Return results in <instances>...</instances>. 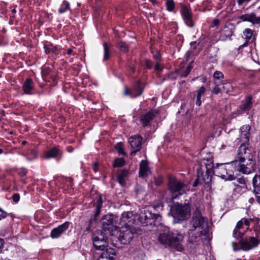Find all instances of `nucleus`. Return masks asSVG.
Here are the masks:
<instances>
[{"label": "nucleus", "mask_w": 260, "mask_h": 260, "mask_svg": "<svg viewBox=\"0 0 260 260\" xmlns=\"http://www.w3.org/2000/svg\"><path fill=\"white\" fill-rule=\"evenodd\" d=\"M45 51L46 53H49L50 52L55 53L57 51V47L53 46H45Z\"/></svg>", "instance_id": "c9c22d12"}, {"label": "nucleus", "mask_w": 260, "mask_h": 260, "mask_svg": "<svg viewBox=\"0 0 260 260\" xmlns=\"http://www.w3.org/2000/svg\"><path fill=\"white\" fill-rule=\"evenodd\" d=\"M116 151L120 154L125 155V153L124 151L122 144L121 143H118L116 144L115 147Z\"/></svg>", "instance_id": "e433bc0d"}, {"label": "nucleus", "mask_w": 260, "mask_h": 260, "mask_svg": "<svg viewBox=\"0 0 260 260\" xmlns=\"http://www.w3.org/2000/svg\"><path fill=\"white\" fill-rule=\"evenodd\" d=\"M184 237L182 234L178 233H173L169 230H166L161 233L158 237L159 242L166 246L181 251L183 249L182 244Z\"/></svg>", "instance_id": "7ed1b4c3"}, {"label": "nucleus", "mask_w": 260, "mask_h": 260, "mask_svg": "<svg viewBox=\"0 0 260 260\" xmlns=\"http://www.w3.org/2000/svg\"><path fill=\"white\" fill-rule=\"evenodd\" d=\"M238 111H239V108L237 109V110L236 111H235V112H233L231 116L232 117V118H235L237 115H239V114H238Z\"/></svg>", "instance_id": "6e6d98bb"}, {"label": "nucleus", "mask_w": 260, "mask_h": 260, "mask_svg": "<svg viewBox=\"0 0 260 260\" xmlns=\"http://www.w3.org/2000/svg\"><path fill=\"white\" fill-rule=\"evenodd\" d=\"M153 63L149 60H146L145 62V66L147 69H150L152 68Z\"/></svg>", "instance_id": "a18cd8bd"}, {"label": "nucleus", "mask_w": 260, "mask_h": 260, "mask_svg": "<svg viewBox=\"0 0 260 260\" xmlns=\"http://www.w3.org/2000/svg\"><path fill=\"white\" fill-rule=\"evenodd\" d=\"M154 58L156 62H159L160 54L159 52H156V53L153 55Z\"/></svg>", "instance_id": "de8ad7c7"}, {"label": "nucleus", "mask_w": 260, "mask_h": 260, "mask_svg": "<svg viewBox=\"0 0 260 260\" xmlns=\"http://www.w3.org/2000/svg\"><path fill=\"white\" fill-rule=\"evenodd\" d=\"M169 185V189L171 192H178V194L172 196V200L176 199L178 195L182 194V193H181L180 191L185 186L184 182L175 178L170 179Z\"/></svg>", "instance_id": "ddd939ff"}, {"label": "nucleus", "mask_w": 260, "mask_h": 260, "mask_svg": "<svg viewBox=\"0 0 260 260\" xmlns=\"http://www.w3.org/2000/svg\"><path fill=\"white\" fill-rule=\"evenodd\" d=\"M252 97L248 96L239 106L238 114L248 111L252 106Z\"/></svg>", "instance_id": "aec40b11"}, {"label": "nucleus", "mask_w": 260, "mask_h": 260, "mask_svg": "<svg viewBox=\"0 0 260 260\" xmlns=\"http://www.w3.org/2000/svg\"><path fill=\"white\" fill-rule=\"evenodd\" d=\"M92 239L93 245L96 250L101 251L106 250L107 252H111V251H113L112 249H107V238L104 235L102 231H95L92 235ZM112 254L114 255L115 252L113 251Z\"/></svg>", "instance_id": "6e6552de"}, {"label": "nucleus", "mask_w": 260, "mask_h": 260, "mask_svg": "<svg viewBox=\"0 0 260 260\" xmlns=\"http://www.w3.org/2000/svg\"><path fill=\"white\" fill-rule=\"evenodd\" d=\"M104 47V60H107L109 58V53H110V45L107 43L106 42H104L103 43Z\"/></svg>", "instance_id": "7c9ffc66"}, {"label": "nucleus", "mask_w": 260, "mask_h": 260, "mask_svg": "<svg viewBox=\"0 0 260 260\" xmlns=\"http://www.w3.org/2000/svg\"><path fill=\"white\" fill-rule=\"evenodd\" d=\"M102 222V228L105 231L112 229L113 226V216L110 214L105 215Z\"/></svg>", "instance_id": "6ab92c4d"}, {"label": "nucleus", "mask_w": 260, "mask_h": 260, "mask_svg": "<svg viewBox=\"0 0 260 260\" xmlns=\"http://www.w3.org/2000/svg\"><path fill=\"white\" fill-rule=\"evenodd\" d=\"M70 9V4L68 1H64L61 7L58 9V12L60 14L64 13L67 10Z\"/></svg>", "instance_id": "473e14b6"}, {"label": "nucleus", "mask_w": 260, "mask_h": 260, "mask_svg": "<svg viewBox=\"0 0 260 260\" xmlns=\"http://www.w3.org/2000/svg\"><path fill=\"white\" fill-rule=\"evenodd\" d=\"M131 90L130 91L127 88H125V90H124V94L125 95H129L131 96Z\"/></svg>", "instance_id": "864d4df0"}, {"label": "nucleus", "mask_w": 260, "mask_h": 260, "mask_svg": "<svg viewBox=\"0 0 260 260\" xmlns=\"http://www.w3.org/2000/svg\"><path fill=\"white\" fill-rule=\"evenodd\" d=\"M213 77L215 79H220L223 78V74L220 71H216L213 74Z\"/></svg>", "instance_id": "ea45409f"}, {"label": "nucleus", "mask_w": 260, "mask_h": 260, "mask_svg": "<svg viewBox=\"0 0 260 260\" xmlns=\"http://www.w3.org/2000/svg\"><path fill=\"white\" fill-rule=\"evenodd\" d=\"M142 138L140 135L134 136L129 139V143L133 149L131 152V155H135L137 152L141 149V142Z\"/></svg>", "instance_id": "4468645a"}, {"label": "nucleus", "mask_w": 260, "mask_h": 260, "mask_svg": "<svg viewBox=\"0 0 260 260\" xmlns=\"http://www.w3.org/2000/svg\"><path fill=\"white\" fill-rule=\"evenodd\" d=\"M155 70L157 71H161L162 68L159 67V62H156V64L155 66Z\"/></svg>", "instance_id": "3c124183"}, {"label": "nucleus", "mask_w": 260, "mask_h": 260, "mask_svg": "<svg viewBox=\"0 0 260 260\" xmlns=\"http://www.w3.org/2000/svg\"><path fill=\"white\" fill-rule=\"evenodd\" d=\"M213 23H214V25H217L219 24V21L217 19V20H214Z\"/></svg>", "instance_id": "e2e57ef3"}, {"label": "nucleus", "mask_w": 260, "mask_h": 260, "mask_svg": "<svg viewBox=\"0 0 260 260\" xmlns=\"http://www.w3.org/2000/svg\"><path fill=\"white\" fill-rule=\"evenodd\" d=\"M156 206L145 207L140 210L139 220L144 226L155 225V221L159 218V215L155 212Z\"/></svg>", "instance_id": "39448f33"}, {"label": "nucleus", "mask_w": 260, "mask_h": 260, "mask_svg": "<svg viewBox=\"0 0 260 260\" xmlns=\"http://www.w3.org/2000/svg\"><path fill=\"white\" fill-rule=\"evenodd\" d=\"M222 88L224 91L228 92L230 90L231 88V85L229 83H224L223 84Z\"/></svg>", "instance_id": "79ce46f5"}, {"label": "nucleus", "mask_w": 260, "mask_h": 260, "mask_svg": "<svg viewBox=\"0 0 260 260\" xmlns=\"http://www.w3.org/2000/svg\"><path fill=\"white\" fill-rule=\"evenodd\" d=\"M250 126L249 125L242 126L240 131L239 139L241 144L246 145L249 140Z\"/></svg>", "instance_id": "dca6fc26"}, {"label": "nucleus", "mask_w": 260, "mask_h": 260, "mask_svg": "<svg viewBox=\"0 0 260 260\" xmlns=\"http://www.w3.org/2000/svg\"><path fill=\"white\" fill-rule=\"evenodd\" d=\"M73 52V50L72 49H68V50H67V53L68 54H71Z\"/></svg>", "instance_id": "69168bd1"}, {"label": "nucleus", "mask_w": 260, "mask_h": 260, "mask_svg": "<svg viewBox=\"0 0 260 260\" xmlns=\"http://www.w3.org/2000/svg\"><path fill=\"white\" fill-rule=\"evenodd\" d=\"M137 216L132 211H127L121 214L119 224L122 228H134L133 224L135 223Z\"/></svg>", "instance_id": "f8f14e48"}, {"label": "nucleus", "mask_w": 260, "mask_h": 260, "mask_svg": "<svg viewBox=\"0 0 260 260\" xmlns=\"http://www.w3.org/2000/svg\"><path fill=\"white\" fill-rule=\"evenodd\" d=\"M107 253V252L106 253H103L98 260H109L110 257L109 255H108Z\"/></svg>", "instance_id": "a19ab883"}, {"label": "nucleus", "mask_w": 260, "mask_h": 260, "mask_svg": "<svg viewBox=\"0 0 260 260\" xmlns=\"http://www.w3.org/2000/svg\"><path fill=\"white\" fill-rule=\"evenodd\" d=\"M92 222V220L90 219L89 221V225L86 228V231H89L90 229V224Z\"/></svg>", "instance_id": "13d9d810"}, {"label": "nucleus", "mask_w": 260, "mask_h": 260, "mask_svg": "<svg viewBox=\"0 0 260 260\" xmlns=\"http://www.w3.org/2000/svg\"><path fill=\"white\" fill-rule=\"evenodd\" d=\"M253 35V31L249 28H247L243 32V36L244 38L247 40V41L245 42L243 45L239 46V49H242L243 47L247 45V41L250 40Z\"/></svg>", "instance_id": "cd10ccee"}, {"label": "nucleus", "mask_w": 260, "mask_h": 260, "mask_svg": "<svg viewBox=\"0 0 260 260\" xmlns=\"http://www.w3.org/2000/svg\"><path fill=\"white\" fill-rule=\"evenodd\" d=\"M69 222H65L58 227L53 229L51 232V237L53 239L58 238L63 233L67 230L69 228Z\"/></svg>", "instance_id": "f3484780"}, {"label": "nucleus", "mask_w": 260, "mask_h": 260, "mask_svg": "<svg viewBox=\"0 0 260 260\" xmlns=\"http://www.w3.org/2000/svg\"><path fill=\"white\" fill-rule=\"evenodd\" d=\"M198 185V179H196L193 183V186L196 187Z\"/></svg>", "instance_id": "bf43d9fd"}, {"label": "nucleus", "mask_w": 260, "mask_h": 260, "mask_svg": "<svg viewBox=\"0 0 260 260\" xmlns=\"http://www.w3.org/2000/svg\"><path fill=\"white\" fill-rule=\"evenodd\" d=\"M214 175L225 179L233 180L235 179L234 172L237 171V167L232 161L229 163L218 164L213 167Z\"/></svg>", "instance_id": "20e7f679"}, {"label": "nucleus", "mask_w": 260, "mask_h": 260, "mask_svg": "<svg viewBox=\"0 0 260 260\" xmlns=\"http://www.w3.org/2000/svg\"><path fill=\"white\" fill-rule=\"evenodd\" d=\"M155 112L152 110L141 116V121L143 126H147L150 122L153 119Z\"/></svg>", "instance_id": "5701e85b"}, {"label": "nucleus", "mask_w": 260, "mask_h": 260, "mask_svg": "<svg viewBox=\"0 0 260 260\" xmlns=\"http://www.w3.org/2000/svg\"><path fill=\"white\" fill-rule=\"evenodd\" d=\"M251 222H253V221L252 219H248L247 218H242L239 220L233 231V236L237 239L241 238L244 235L246 231L249 229L248 227L245 229L244 225L248 226Z\"/></svg>", "instance_id": "9b49d317"}, {"label": "nucleus", "mask_w": 260, "mask_h": 260, "mask_svg": "<svg viewBox=\"0 0 260 260\" xmlns=\"http://www.w3.org/2000/svg\"><path fill=\"white\" fill-rule=\"evenodd\" d=\"M96 201L95 203L96 211L95 212V217H97L101 211V209L103 205V200L101 195L98 196L97 198L95 199Z\"/></svg>", "instance_id": "c85d7f7f"}, {"label": "nucleus", "mask_w": 260, "mask_h": 260, "mask_svg": "<svg viewBox=\"0 0 260 260\" xmlns=\"http://www.w3.org/2000/svg\"><path fill=\"white\" fill-rule=\"evenodd\" d=\"M214 165L212 160L207 159L201 162L200 167L197 169L198 176H202L203 181L206 184L211 182L212 176L214 174Z\"/></svg>", "instance_id": "423d86ee"}, {"label": "nucleus", "mask_w": 260, "mask_h": 260, "mask_svg": "<svg viewBox=\"0 0 260 260\" xmlns=\"http://www.w3.org/2000/svg\"><path fill=\"white\" fill-rule=\"evenodd\" d=\"M201 95H199L197 94V100H196V105L200 106L201 105L202 101L201 100Z\"/></svg>", "instance_id": "8fccbe9b"}, {"label": "nucleus", "mask_w": 260, "mask_h": 260, "mask_svg": "<svg viewBox=\"0 0 260 260\" xmlns=\"http://www.w3.org/2000/svg\"><path fill=\"white\" fill-rule=\"evenodd\" d=\"M196 43H197V42L196 41H193V42H190V44L191 46L194 45V48H196Z\"/></svg>", "instance_id": "680f3d73"}, {"label": "nucleus", "mask_w": 260, "mask_h": 260, "mask_svg": "<svg viewBox=\"0 0 260 260\" xmlns=\"http://www.w3.org/2000/svg\"><path fill=\"white\" fill-rule=\"evenodd\" d=\"M4 244V240L0 238V251L2 250Z\"/></svg>", "instance_id": "4d7b16f0"}, {"label": "nucleus", "mask_w": 260, "mask_h": 260, "mask_svg": "<svg viewBox=\"0 0 260 260\" xmlns=\"http://www.w3.org/2000/svg\"><path fill=\"white\" fill-rule=\"evenodd\" d=\"M7 216V213L0 208V220L5 218Z\"/></svg>", "instance_id": "c03bdc74"}, {"label": "nucleus", "mask_w": 260, "mask_h": 260, "mask_svg": "<svg viewBox=\"0 0 260 260\" xmlns=\"http://www.w3.org/2000/svg\"><path fill=\"white\" fill-rule=\"evenodd\" d=\"M52 81L54 83V84H56L57 83V80H56V78L55 77H53L52 78Z\"/></svg>", "instance_id": "338daca9"}, {"label": "nucleus", "mask_w": 260, "mask_h": 260, "mask_svg": "<svg viewBox=\"0 0 260 260\" xmlns=\"http://www.w3.org/2000/svg\"><path fill=\"white\" fill-rule=\"evenodd\" d=\"M119 47L121 51L126 52L128 50V46L124 42H119Z\"/></svg>", "instance_id": "58836bf2"}, {"label": "nucleus", "mask_w": 260, "mask_h": 260, "mask_svg": "<svg viewBox=\"0 0 260 260\" xmlns=\"http://www.w3.org/2000/svg\"><path fill=\"white\" fill-rule=\"evenodd\" d=\"M139 231V228L123 227L120 231L118 241L121 244H128L134 238V234L138 233Z\"/></svg>", "instance_id": "9d476101"}, {"label": "nucleus", "mask_w": 260, "mask_h": 260, "mask_svg": "<svg viewBox=\"0 0 260 260\" xmlns=\"http://www.w3.org/2000/svg\"><path fill=\"white\" fill-rule=\"evenodd\" d=\"M252 233L250 237H253L254 239L258 244L260 243V225L258 224V220L254 222L253 228L250 230Z\"/></svg>", "instance_id": "4be33fe9"}, {"label": "nucleus", "mask_w": 260, "mask_h": 260, "mask_svg": "<svg viewBox=\"0 0 260 260\" xmlns=\"http://www.w3.org/2000/svg\"><path fill=\"white\" fill-rule=\"evenodd\" d=\"M181 14L185 24L189 27H192L193 23L190 9L186 6H183L181 10Z\"/></svg>", "instance_id": "2eb2a0df"}, {"label": "nucleus", "mask_w": 260, "mask_h": 260, "mask_svg": "<svg viewBox=\"0 0 260 260\" xmlns=\"http://www.w3.org/2000/svg\"><path fill=\"white\" fill-rule=\"evenodd\" d=\"M171 213L174 219L184 220L190 213V208L188 202L184 205L175 204L171 208Z\"/></svg>", "instance_id": "0eeeda50"}, {"label": "nucleus", "mask_w": 260, "mask_h": 260, "mask_svg": "<svg viewBox=\"0 0 260 260\" xmlns=\"http://www.w3.org/2000/svg\"><path fill=\"white\" fill-rule=\"evenodd\" d=\"M250 0H237V3L239 5H241L243 3L245 2H248Z\"/></svg>", "instance_id": "5fc2aeb1"}, {"label": "nucleus", "mask_w": 260, "mask_h": 260, "mask_svg": "<svg viewBox=\"0 0 260 260\" xmlns=\"http://www.w3.org/2000/svg\"><path fill=\"white\" fill-rule=\"evenodd\" d=\"M125 164V161L123 158H116L113 163V167L115 168L116 167H121L124 166Z\"/></svg>", "instance_id": "72a5a7b5"}, {"label": "nucleus", "mask_w": 260, "mask_h": 260, "mask_svg": "<svg viewBox=\"0 0 260 260\" xmlns=\"http://www.w3.org/2000/svg\"><path fill=\"white\" fill-rule=\"evenodd\" d=\"M129 174L128 170L123 169L119 170L117 175V180L121 186H124Z\"/></svg>", "instance_id": "a211bd4d"}, {"label": "nucleus", "mask_w": 260, "mask_h": 260, "mask_svg": "<svg viewBox=\"0 0 260 260\" xmlns=\"http://www.w3.org/2000/svg\"><path fill=\"white\" fill-rule=\"evenodd\" d=\"M23 90L26 94H31L33 89L34 85L32 80L30 78L26 79L23 85Z\"/></svg>", "instance_id": "a878e982"}, {"label": "nucleus", "mask_w": 260, "mask_h": 260, "mask_svg": "<svg viewBox=\"0 0 260 260\" xmlns=\"http://www.w3.org/2000/svg\"><path fill=\"white\" fill-rule=\"evenodd\" d=\"M58 149L56 147H54L47 151L45 155L46 158H51L57 156L58 155Z\"/></svg>", "instance_id": "bb28decb"}, {"label": "nucleus", "mask_w": 260, "mask_h": 260, "mask_svg": "<svg viewBox=\"0 0 260 260\" xmlns=\"http://www.w3.org/2000/svg\"><path fill=\"white\" fill-rule=\"evenodd\" d=\"M192 67L191 64H189L186 68L185 71L181 75V77H186L190 73Z\"/></svg>", "instance_id": "4c0bfd02"}, {"label": "nucleus", "mask_w": 260, "mask_h": 260, "mask_svg": "<svg viewBox=\"0 0 260 260\" xmlns=\"http://www.w3.org/2000/svg\"><path fill=\"white\" fill-rule=\"evenodd\" d=\"M21 155L26 157L28 161H32L37 158V152L34 149L30 150L26 153H22Z\"/></svg>", "instance_id": "c756f323"}, {"label": "nucleus", "mask_w": 260, "mask_h": 260, "mask_svg": "<svg viewBox=\"0 0 260 260\" xmlns=\"http://www.w3.org/2000/svg\"><path fill=\"white\" fill-rule=\"evenodd\" d=\"M150 173L148 163L146 160H142L140 164L139 177H145Z\"/></svg>", "instance_id": "393cba45"}, {"label": "nucleus", "mask_w": 260, "mask_h": 260, "mask_svg": "<svg viewBox=\"0 0 260 260\" xmlns=\"http://www.w3.org/2000/svg\"><path fill=\"white\" fill-rule=\"evenodd\" d=\"M205 92V88L204 86H202L200 88L199 90L198 91L197 94L199 95H202Z\"/></svg>", "instance_id": "49530a36"}, {"label": "nucleus", "mask_w": 260, "mask_h": 260, "mask_svg": "<svg viewBox=\"0 0 260 260\" xmlns=\"http://www.w3.org/2000/svg\"><path fill=\"white\" fill-rule=\"evenodd\" d=\"M129 69L132 71V72H134L135 71V68L133 66H129Z\"/></svg>", "instance_id": "052dcab7"}, {"label": "nucleus", "mask_w": 260, "mask_h": 260, "mask_svg": "<svg viewBox=\"0 0 260 260\" xmlns=\"http://www.w3.org/2000/svg\"><path fill=\"white\" fill-rule=\"evenodd\" d=\"M12 199L15 203L18 202L20 199V195L18 193H15L12 196Z\"/></svg>", "instance_id": "37998d69"}, {"label": "nucleus", "mask_w": 260, "mask_h": 260, "mask_svg": "<svg viewBox=\"0 0 260 260\" xmlns=\"http://www.w3.org/2000/svg\"><path fill=\"white\" fill-rule=\"evenodd\" d=\"M240 19L243 21H249L253 24L260 23V17H257L253 13L241 15Z\"/></svg>", "instance_id": "412c9836"}, {"label": "nucleus", "mask_w": 260, "mask_h": 260, "mask_svg": "<svg viewBox=\"0 0 260 260\" xmlns=\"http://www.w3.org/2000/svg\"><path fill=\"white\" fill-rule=\"evenodd\" d=\"M167 10L170 12L173 11L175 7V3L173 0H167L166 2Z\"/></svg>", "instance_id": "f704fd0d"}, {"label": "nucleus", "mask_w": 260, "mask_h": 260, "mask_svg": "<svg viewBox=\"0 0 260 260\" xmlns=\"http://www.w3.org/2000/svg\"><path fill=\"white\" fill-rule=\"evenodd\" d=\"M240 180L239 181L240 183L241 184H244L245 183V181L244 179H239Z\"/></svg>", "instance_id": "774afa93"}, {"label": "nucleus", "mask_w": 260, "mask_h": 260, "mask_svg": "<svg viewBox=\"0 0 260 260\" xmlns=\"http://www.w3.org/2000/svg\"><path fill=\"white\" fill-rule=\"evenodd\" d=\"M254 154L251 150L246 145L241 144L235 159L233 161L237 167V171L248 174L254 170Z\"/></svg>", "instance_id": "f257e3e1"}, {"label": "nucleus", "mask_w": 260, "mask_h": 260, "mask_svg": "<svg viewBox=\"0 0 260 260\" xmlns=\"http://www.w3.org/2000/svg\"><path fill=\"white\" fill-rule=\"evenodd\" d=\"M256 201L260 204V196H256Z\"/></svg>", "instance_id": "0e129e2a"}, {"label": "nucleus", "mask_w": 260, "mask_h": 260, "mask_svg": "<svg viewBox=\"0 0 260 260\" xmlns=\"http://www.w3.org/2000/svg\"><path fill=\"white\" fill-rule=\"evenodd\" d=\"M258 243L256 242L253 237H246L241 240L239 243L233 242L232 245L234 251L243 250L248 251L257 247Z\"/></svg>", "instance_id": "1a4fd4ad"}, {"label": "nucleus", "mask_w": 260, "mask_h": 260, "mask_svg": "<svg viewBox=\"0 0 260 260\" xmlns=\"http://www.w3.org/2000/svg\"><path fill=\"white\" fill-rule=\"evenodd\" d=\"M143 90V84L140 81H138L137 83L134 86L133 89L131 91V97L136 98L138 96L141 95Z\"/></svg>", "instance_id": "b1692460"}, {"label": "nucleus", "mask_w": 260, "mask_h": 260, "mask_svg": "<svg viewBox=\"0 0 260 260\" xmlns=\"http://www.w3.org/2000/svg\"><path fill=\"white\" fill-rule=\"evenodd\" d=\"M208 230V221L206 217L203 216L197 207L192 214L190 221L189 235L194 236L198 238L205 234Z\"/></svg>", "instance_id": "f03ea898"}, {"label": "nucleus", "mask_w": 260, "mask_h": 260, "mask_svg": "<svg viewBox=\"0 0 260 260\" xmlns=\"http://www.w3.org/2000/svg\"><path fill=\"white\" fill-rule=\"evenodd\" d=\"M93 170L94 172L95 173L98 172V163L95 162L93 164Z\"/></svg>", "instance_id": "603ef678"}, {"label": "nucleus", "mask_w": 260, "mask_h": 260, "mask_svg": "<svg viewBox=\"0 0 260 260\" xmlns=\"http://www.w3.org/2000/svg\"><path fill=\"white\" fill-rule=\"evenodd\" d=\"M133 256L135 260H144L145 254L142 250H137L134 252Z\"/></svg>", "instance_id": "2f4dec72"}, {"label": "nucleus", "mask_w": 260, "mask_h": 260, "mask_svg": "<svg viewBox=\"0 0 260 260\" xmlns=\"http://www.w3.org/2000/svg\"><path fill=\"white\" fill-rule=\"evenodd\" d=\"M221 89L220 88L218 87L217 86H216L214 88H213L212 90V92L215 94H218L221 92Z\"/></svg>", "instance_id": "09e8293b"}]
</instances>
